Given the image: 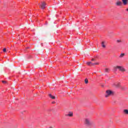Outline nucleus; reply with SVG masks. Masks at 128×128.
Wrapping results in <instances>:
<instances>
[{
	"label": "nucleus",
	"instance_id": "f257e3e1",
	"mask_svg": "<svg viewBox=\"0 0 128 128\" xmlns=\"http://www.w3.org/2000/svg\"><path fill=\"white\" fill-rule=\"evenodd\" d=\"M114 92H112V90H106V94L105 95V98H108L112 96H114Z\"/></svg>",
	"mask_w": 128,
	"mask_h": 128
},
{
	"label": "nucleus",
	"instance_id": "f03ea898",
	"mask_svg": "<svg viewBox=\"0 0 128 128\" xmlns=\"http://www.w3.org/2000/svg\"><path fill=\"white\" fill-rule=\"evenodd\" d=\"M46 2H42L41 4L40 5V8H42V10H44L46 8Z\"/></svg>",
	"mask_w": 128,
	"mask_h": 128
},
{
	"label": "nucleus",
	"instance_id": "7ed1b4c3",
	"mask_svg": "<svg viewBox=\"0 0 128 128\" xmlns=\"http://www.w3.org/2000/svg\"><path fill=\"white\" fill-rule=\"evenodd\" d=\"M86 64L88 66H96V65H98L100 64V63L98 62H94V63H92L90 62H86Z\"/></svg>",
	"mask_w": 128,
	"mask_h": 128
},
{
	"label": "nucleus",
	"instance_id": "20e7f679",
	"mask_svg": "<svg viewBox=\"0 0 128 128\" xmlns=\"http://www.w3.org/2000/svg\"><path fill=\"white\" fill-rule=\"evenodd\" d=\"M117 68L118 70H120V72H126V69H124L122 66H117Z\"/></svg>",
	"mask_w": 128,
	"mask_h": 128
},
{
	"label": "nucleus",
	"instance_id": "39448f33",
	"mask_svg": "<svg viewBox=\"0 0 128 128\" xmlns=\"http://www.w3.org/2000/svg\"><path fill=\"white\" fill-rule=\"evenodd\" d=\"M85 124H86V126H92V123H90V122L88 119L86 118L85 120Z\"/></svg>",
	"mask_w": 128,
	"mask_h": 128
},
{
	"label": "nucleus",
	"instance_id": "423d86ee",
	"mask_svg": "<svg viewBox=\"0 0 128 128\" xmlns=\"http://www.w3.org/2000/svg\"><path fill=\"white\" fill-rule=\"evenodd\" d=\"M66 116H70V118H72V116H74V113L72 112H69L68 114H66Z\"/></svg>",
	"mask_w": 128,
	"mask_h": 128
},
{
	"label": "nucleus",
	"instance_id": "0eeeda50",
	"mask_svg": "<svg viewBox=\"0 0 128 128\" xmlns=\"http://www.w3.org/2000/svg\"><path fill=\"white\" fill-rule=\"evenodd\" d=\"M122 2H120V1H118L116 2V6H122Z\"/></svg>",
	"mask_w": 128,
	"mask_h": 128
},
{
	"label": "nucleus",
	"instance_id": "6e6552de",
	"mask_svg": "<svg viewBox=\"0 0 128 128\" xmlns=\"http://www.w3.org/2000/svg\"><path fill=\"white\" fill-rule=\"evenodd\" d=\"M122 2L124 6H126L128 3V0H122Z\"/></svg>",
	"mask_w": 128,
	"mask_h": 128
},
{
	"label": "nucleus",
	"instance_id": "1a4fd4ad",
	"mask_svg": "<svg viewBox=\"0 0 128 128\" xmlns=\"http://www.w3.org/2000/svg\"><path fill=\"white\" fill-rule=\"evenodd\" d=\"M48 96L50 98H52V100H56V96H52V94H48Z\"/></svg>",
	"mask_w": 128,
	"mask_h": 128
},
{
	"label": "nucleus",
	"instance_id": "9d476101",
	"mask_svg": "<svg viewBox=\"0 0 128 128\" xmlns=\"http://www.w3.org/2000/svg\"><path fill=\"white\" fill-rule=\"evenodd\" d=\"M105 42H104L103 41V42H102V43H101V46H102V47H103L104 48H106V45L104 44Z\"/></svg>",
	"mask_w": 128,
	"mask_h": 128
},
{
	"label": "nucleus",
	"instance_id": "9b49d317",
	"mask_svg": "<svg viewBox=\"0 0 128 128\" xmlns=\"http://www.w3.org/2000/svg\"><path fill=\"white\" fill-rule=\"evenodd\" d=\"M124 112L125 114H128V110L125 109L124 110Z\"/></svg>",
	"mask_w": 128,
	"mask_h": 128
},
{
	"label": "nucleus",
	"instance_id": "f8f14e48",
	"mask_svg": "<svg viewBox=\"0 0 128 128\" xmlns=\"http://www.w3.org/2000/svg\"><path fill=\"white\" fill-rule=\"evenodd\" d=\"M110 68H106L104 69L105 72H110Z\"/></svg>",
	"mask_w": 128,
	"mask_h": 128
},
{
	"label": "nucleus",
	"instance_id": "ddd939ff",
	"mask_svg": "<svg viewBox=\"0 0 128 128\" xmlns=\"http://www.w3.org/2000/svg\"><path fill=\"white\" fill-rule=\"evenodd\" d=\"M84 82L86 84H88V78H86L85 79Z\"/></svg>",
	"mask_w": 128,
	"mask_h": 128
},
{
	"label": "nucleus",
	"instance_id": "4468645a",
	"mask_svg": "<svg viewBox=\"0 0 128 128\" xmlns=\"http://www.w3.org/2000/svg\"><path fill=\"white\" fill-rule=\"evenodd\" d=\"M121 90H128V88L125 86H123L121 88Z\"/></svg>",
	"mask_w": 128,
	"mask_h": 128
},
{
	"label": "nucleus",
	"instance_id": "2eb2a0df",
	"mask_svg": "<svg viewBox=\"0 0 128 128\" xmlns=\"http://www.w3.org/2000/svg\"><path fill=\"white\" fill-rule=\"evenodd\" d=\"M117 70H118V66H114V72H116Z\"/></svg>",
	"mask_w": 128,
	"mask_h": 128
},
{
	"label": "nucleus",
	"instance_id": "dca6fc26",
	"mask_svg": "<svg viewBox=\"0 0 128 128\" xmlns=\"http://www.w3.org/2000/svg\"><path fill=\"white\" fill-rule=\"evenodd\" d=\"M123 56H124V54H122L120 56V58H122Z\"/></svg>",
	"mask_w": 128,
	"mask_h": 128
},
{
	"label": "nucleus",
	"instance_id": "f3484780",
	"mask_svg": "<svg viewBox=\"0 0 128 128\" xmlns=\"http://www.w3.org/2000/svg\"><path fill=\"white\" fill-rule=\"evenodd\" d=\"M28 59L32 58V55H29V56H28Z\"/></svg>",
	"mask_w": 128,
	"mask_h": 128
},
{
	"label": "nucleus",
	"instance_id": "a211bd4d",
	"mask_svg": "<svg viewBox=\"0 0 128 128\" xmlns=\"http://www.w3.org/2000/svg\"><path fill=\"white\" fill-rule=\"evenodd\" d=\"M2 83L6 84H7L8 82L6 81H5V80H2Z\"/></svg>",
	"mask_w": 128,
	"mask_h": 128
},
{
	"label": "nucleus",
	"instance_id": "6ab92c4d",
	"mask_svg": "<svg viewBox=\"0 0 128 128\" xmlns=\"http://www.w3.org/2000/svg\"><path fill=\"white\" fill-rule=\"evenodd\" d=\"M3 52H6V48H4L3 49Z\"/></svg>",
	"mask_w": 128,
	"mask_h": 128
},
{
	"label": "nucleus",
	"instance_id": "aec40b11",
	"mask_svg": "<svg viewBox=\"0 0 128 128\" xmlns=\"http://www.w3.org/2000/svg\"><path fill=\"white\" fill-rule=\"evenodd\" d=\"M116 86H118V87L120 86V84L118 83V84H117Z\"/></svg>",
	"mask_w": 128,
	"mask_h": 128
},
{
	"label": "nucleus",
	"instance_id": "412c9836",
	"mask_svg": "<svg viewBox=\"0 0 128 128\" xmlns=\"http://www.w3.org/2000/svg\"><path fill=\"white\" fill-rule=\"evenodd\" d=\"M116 42H122V40H117Z\"/></svg>",
	"mask_w": 128,
	"mask_h": 128
},
{
	"label": "nucleus",
	"instance_id": "4be33fe9",
	"mask_svg": "<svg viewBox=\"0 0 128 128\" xmlns=\"http://www.w3.org/2000/svg\"><path fill=\"white\" fill-rule=\"evenodd\" d=\"M52 104H56V102L53 101V102H52Z\"/></svg>",
	"mask_w": 128,
	"mask_h": 128
},
{
	"label": "nucleus",
	"instance_id": "5701e85b",
	"mask_svg": "<svg viewBox=\"0 0 128 128\" xmlns=\"http://www.w3.org/2000/svg\"><path fill=\"white\" fill-rule=\"evenodd\" d=\"M94 60H95V59L93 58H92V59L91 60H92V62H94Z\"/></svg>",
	"mask_w": 128,
	"mask_h": 128
},
{
	"label": "nucleus",
	"instance_id": "b1692460",
	"mask_svg": "<svg viewBox=\"0 0 128 128\" xmlns=\"http://www.w3.org/2000/svg\"><path fill=\"white\" fill-rule=\"evenodd\" d=\"M28 48H30V46H28V47H26V50H28Z\"/></svg>",
	"mask_w": 128,
	"mask_h": 128
},
{
	"label": "nucleus",
	"instance_id": "393cba45",
	"mask_svg": "<svg viewBox=\"0 0 128 128\" xmlns=\"http://www.w3.org/2000/svg\"><path fill=\"white\" fill-rule=\"evenodd\" d=\"M126 12H128V8H127L126 10Z\"/></svg>",
	"mask_w": 128,
	"mask_h": 128
},
{
	"label": "nucleus",
	"instance_id": "a878e982",
	"mask_svg": "<svg viewBox=\"0 0 128 128\" xmlns=\"http://www.w3.org/2000/svg\"><path fill=\"white\" fill-rule=\"evenodd\" d=\"M25 52H26V50H24Z\"/></svg>",
	"mask_w": 128,
	"mask_h": 128
}]
</instances>
